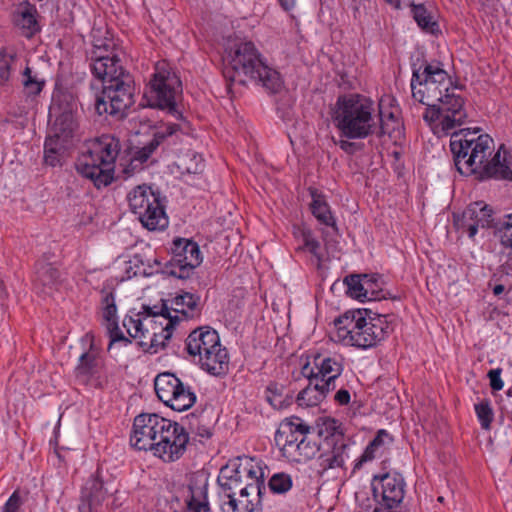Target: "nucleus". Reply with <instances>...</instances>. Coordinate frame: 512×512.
I'll return each mask as SVG.
<instances>
[{
    "mask_svg": "<svg viewBox=\"0 0 512 512\" xmlns=\"http://www.w3.org/2000/svg\"><path fill=\"white\" fill-rule=\"evenodd\" d=\"M412 13L415 21L423 30L434 32L437 27V23L433 16L427 11L424 5L411 4Z\"/></svg>",
    "mask_w": 512,
    "mask_h": 512,
    "instance_id": "43",
    "label": "nucleus"
},
{
    "mask_svg": "<svg viewBox=\"0 0 512 512\" xmlns=\"http://www.w3.org/2000/svg\"><path fill=\"white\" fill-rule=\"evenodd\" d=\"M170 302L169 312L181 313L185 318L193 317L200 312V296L190 292H181L173 297Z\"/></svg>",
    "mask_w": 512,
    "mask_h": 512,
    "instance_id": "31",
    "label": "nucleus"
},
{
    "mask_svg": "<svg viewBox=\"0 0 512 512\" xmlns=\"http://www.w3.org/2000/svg\"><path fill=\"white\" fill-rule=\"evenodd\" d=\"M24 501L20 496L19 491H14L12 495L9 497L7 502L3 507V512H20V508L23 505Z\"/></svg>",
    "mask_w": 512,
    "mask_h": 512,
    "instance_id": "55",
    "label": "nucleus"
},
{
    "mask_svg": "<svg viewBox=\"0 0 512 512\" xmlns=\"http://www.w3.org/2000/svg\"><path fill=\"white\" fill-rule=\"evenodd\" d=\"M345 449L346 445L342 444L335 447L330 456H327L325 461L328 463L329 468L342 467L345 463Z\"/></svg>",
    "mask_w": 512,
    "mask_h": 512,
    "instance_id": "53",
    "label": "nucleus"
},
{
    "mask_svg": "<svg viewBox=\"0 0 512 512\" xmlns=\"http://www.w3.org/2000/svg\"><path fill=\"white\" fill-rule=\"evenodd\" d=\"M179 167L189 174H198L202 172L204 163L202 157L193 152L180 159Z\"/></svg>",
    "mask_w": 512,
    "mask_h": 512,
    "instance_id": "45",
    "label": "nucleus"
},
{
    "mask_svg": "<svg viewBox=\"0 0 512 512\" xmlns=\"http://www.w3.org/2000/svg\"><path fill=\"white\" fill-rule=\"evenodd\" d=\"M334 399L339 405H347L350 402V393L346 389H340L336 392Z\"/></svg>",
    "mask_w": 512,
    "mask_h": 512,
    "instance_id": "60",
    "label": "nucleus"
},
{
    "mask_svg": "<svg viewBox=\"0 0 512 512\" xmlns=\"http://www.w3.org/2000/svg\"><path fill=\"white\" fill-rule=\"evenodd\" d=\"M267 401L275 409H283L286 407V401L288 395L283 394V386H279L277 383H271L266 389Z\"/></svg>",
    "mask_w": 512,
    "mask_h": 512,
    "instance_id": "44",
    "label": "nucleus"
},
{
    "mask_svg": "<svg viewBox=\"0 0 512 512\" xmlns=\"http://www.w3.org/2000/svg\"><path fill=\"white\" fill-rule=\"evenodd\" d=\"M393 438L391 435L384 429H381L377 432L374 439L367 445L362 456L359 461L356 463L355 467H359L362 463L371 461L379 456H381L388 446L392 443Z\"/></svg>",
    "mask_w": 512,
    "mask_h": 512,
    "instance_id": "33",
    "label": "nucleus"
},
{
    "mask_svg": "<svg viewBox=\"0 0 512 512\" xmlns=\"http://www.w3.org/2000/svg\"><path fill=\"white\" fill-rule=\"evenodd\" d=\"M286 428H288V418H284L277 431L275 432V445L279 448L282 456L286 455V447L288 445V435L286 433Z\"/></svg>",
    "mask_w": 512,
    "mask_h": 512,
    "instance_id": "52",
    "label": "nucleus"
},
{
    "mask_svg": "<svg viewBox=\"0 0 512 512\" xmlns=\"http://www.w3.org/2000/svg\"><path fill=\"white\" fill-rule=\"evenodd\" d=\"M313 201L311 203V210L313 215L317 218V220L326 225V226H334L335 221L331 214L328 204L323 199V197L319 195L312 194Z\"/></svg>",
    "mask_w": 512,
    "mask_h": 512,
    "instance_id": "40",
    "label": "nucleus"
},
{
    "mask_svg": "<svg viewBox=\"0 0 512 512\" xmlns=\"http://www.w3.org/2000/svg\"><path fill=\"white\" fill-rule=\"evenodd\" d=\"M495 236L502 246L512 249V213L505 215L494 225Z\"/></svg>",
    "mask_w": 512,
    "mask_h": 512,
    "instance_id": "41",
    "label": "nucleus"
},
{
    "mask_svg": "<svg viewBox=\"0 0 512 512\" xmlns=\"http://www.w3.org/2000/svg\"><path fill=\"white\" fill-rule=\"evenodd\" d=\"M189 442V434L177 422L166 421L163 433L161 432L153 455L164 462H174L182 457Z\"/></svg>",
    "mask_w": 512,
    "mask_h": 512,
    "instance_id": "15",
    "label": "nucleus"
},
{
    "mask_svg": "<svg viewBox=\"0 0 512 512\" xmlns=\"http://www.w3.org/2000/svg\"><path fill=\"white\" fill-rule=\"evenodd\" d=\"M102 311L105 326L110 337L108 350H112L117 343L128 346L132 343L131 339L126 337L118 325L117 307L115 296L112 291L102 290Z\"/></svg>",
    "mask_w": 512,
    "mask_h": 512,
    "instance_id": "21",
    "label": "nucleus"
},
{
    "mask_svg": "<svg viewBox=\"0 0 512 512\" xmlns=\"http://www.w3.org/2000/svg\"><path fill=\"white\" fill-rule=\"evenodd\" d=\"M275 104H276V112H277L279 118L283 122H286L287 113H288L287 112V110H288L287 100L285 99V97H280V98L276 99Z\"/></svg>",
    "mask_w": 512,
    "mask_h": 512,
    "instance_id": "58",
    "label": "nucleus"
},
{
    "mask_svg": "<svg viewBox=\"0 0 512 512\" xmlns=\"http://www.w3.org/2000/svg\"><path fill=\"white\" fill-rule=\"evenodd\" d=\"M494 225L493 211L490 206L483 202L470 204L465 209L461 220L458 222V228L467 232L470 238L476 235L479 227H494Z\"/></svg>",
    "mask_w": 512,
    "mask_h": 512,
    "instance_id": "20",
    "label": "nucleus"
},
{
    "mask_svg": "<svg viewBox=\"0 0 512 512\" xmlns=\"http://www.w3.org/2000/svg\"><path fill=\"white\" fill-rule=\"evenodd\" d=\"M200 367L214 376L225 374L229 368V357L225 347L219 342L202 353L197 360Z\"/></svg>",
    "mask_w": 512,
    "mask_h": 512,
    "instance_id": "25",
    "label": "nucleus"
},
{
    "mask_svg": "<svg viewBox=\"0 0 512 512\" xmlns=\"http://www.w3.org/2000/svg\"><path fill=\"white\" fill-rule=\"evenodd\" d=\"M118 54L112 51L108 54L96 53V58L91 60L90 68L93 75L102 81V85L109 82L112 78H120L124 75H130L126 72L120 63Z\"/></svg>",
    "mask_w": 512,
    "mask_h": 512,
    "instance_id": "22",
    "label": "nucleus"
},
{
    "mask_svg": "<svg viewBox=\"0 0 512 512\" xmlns=\"http://www.w3.org/2000/svg\"><path fill=\"white\" fill-rule=\"evenodd\" d=\"M24 80V90L25 93L29 96H36L38 95L43 87L45 82L43 80L37 79L35 76L32 75V71L29 67H26L23 72Z\"/></svg>",
    "mask_w": 512,
    "mask_h": 512,
    "instance_id": "48",
    "label": "nucleus"
},
{
    "mask_svg": "<svg viewBox=\"0 0 512 512\" xmlns=\"http://www.w3.org/2000/svg\"><path fill=\"white\" fill-rule=\"evenodd\" d=\"M336 338L347 346L367 349L383 340L390 331L385 316L370 317L366 310L348 311L334 321Z\"/></svg>",
    "mask_w": 512,
    "mask_h": 512,
    "instance_id": "5",
    "label": "nucleus"
},
{
    "mask_svg": "<svg viewBox=\"0 0 512 512\" xmlns=\"http://www.w3.org/2000/svg\"><path fill=\"white\" fill-rule=\"evenodd\" d=\"M16 62V56L9 54L5 49L0 50V85H5L11 76Z\"/></svg>",
    "mask_w": 512,
    "mask_h": 512,
    "instance_id": "46",
    "label": "nucleus"
},
{
    "mask_svg": "<svg viewBox=\"0 0 512 512\" xmlns=\"http://www.w3.org/2000/svg\"><path fill=\"white\" fill-rule=\"evenodd\" d=\"M293 236L297 253H309L318 261H321L320 243L314 238L310 229L306 226H296L294 227Z\"/></svg>",
    "mask_w": 512,
    "mask_h": 512,
    "instance_id": "32",
    "label": "nucleus"
},
{
    "mask_svg": "<svg viewBox=\"0 0 512 512\" xmlns=\"http://www.w3.org/2000/svg\"><path fill=\"white\" fill-rule=\"evenodd\" d=\"M318 434L324 438L342 435L341 423L331 417H322L318 422Z\"/></svg>",
    "mask_w": 512,
    "mask_h": 512,
    "instance_id": "47",
    "label": "nucleus"
},
{
    "mask_svg": "<svg viewBox=\"0 0 512 512\" xmlns=\"http://www.w3.org/2000/svg\"><path fill=\"white\" fill-rule=\"evenodd\" d=\"M119 153V142L110 135L87 141L76 159L75 169L98 189L114 180L115 160Z\"/></svg>",
    "mask_w": 512,
    "mask_h": 512,
    "instance_id": "4",
    "label": "nucleus"
},
{
    "mask_svg": "<svg viewBox=\"0 0 512 512\" xmlns=\"http://www.w3.org/2000/svg\"><path fill=\"white\" fill-rule=\"evenodd\" d=\"M350 139H340L337 144L338 146L347 153H354L357 150V144L349 141Z\"/></svg>",
    "mask_w": 512,
    "mask_h": 512,
    "instance_id": "61",
    "label": "nucleus"
},
{
    "mask_svg": "<svg viewBox=\"0 0 512 512\" xmlns=\"http://www.w3.org/2000/svg\"><path fill=\"white\" fill-rule=\"evenodd\" d=\"M220 500L221 512H262L261 497L256 493L227 494Z\"/></svg>",
    "mask_w": 512,
    "mask_h": 512,
    "instance_id": "26",
    "label": "nucleus"
},
{
    "mask_svg": "<svg viewBox=\"0 0 512 512\" xmlns=\"http://www.w3.org/2000/svg\"><path fill=\"white\" fill-rule=\"evenodd\" d=\"M279 2H280L281 7H282L285 11H288V1H287V0H279Z\"/></svg>",
    "mask_w": 512,
    "mask_h": 512,
    "instance_id": "64",
    "label": "nucleus"
},
{
    "mask_svg": "<svg viewBox=\"0 0 512 512\" xmlns=\"http://www.w3.org/2000/svg\"><path fill=\"white\" fill-rule=\"evenodd\" d=\"M334 123L341 136L348 139H364L373 134L391 133L381 112H376L374 102L359 94L338 98Z\"/></svg>",
    "mask_w": 512,
    "mask_h": 512,
    "instance_id": "2",
    "label": "nucleus"
},
{
    "mask_svg": "<svg viewBox=\"0 0 512 512\" xmlns=\"http://www.w3.org/2000/svg\"><path fill=\"white\" fill-rule=\"evenodd\" d=\"M134 103V87L131 75L112 78L102 85V91L96 96L95 111L98 115L109 114L122 118Z\"/></svg>",
    "mask_w": 512,
    "mask_h": 512,
    "instance_id": "10",
    "label": "nucleus"
},
{
    "mask_svg": "<svg viewBox=\"0 0 512 512\" xmlns=\"http://www.w3.org/2000/svg\"><path fill=\"white\" fill-rule=\"evenodd\" d=\"M107 490L99 470L92 474L85 482L81 491L79 512H96L105 500Z\"/></svg>",
    "mask_w": 512,
    "mask_h": 512,
    "instance_id": "23",
    "label": "nucleus"
},
{
    "mask_svg": "<svg viewBox=\"0 0 512 512\" xmlns=\"http://www.w3.org/2000/svg\"><path fill=\"white\" fill-rule=\"evenodd\" d=\"M36 13V9L28 4L14 14V24L21 30L22 35L27 38H31L40 30L36 20Z\"/></svg>",
    "mask_w": 512,
    "mask_h": 512,
    "instance_id": "35",
    "label": "nucleus"
},
{
    "mask_svg": "<svg viewBox=\"0 0 512 512\" xmlns=\"http://www.w3.org/2000/svg\"><path fill=\"white\" fill-rule=\"evenodd\" d=\"M137 317H140V311L130 310L123 319V326L129 334L130 338L138 339L140 341L141 326L137 324Z\"/></svg>",
    "mask_w": 512,
    "mask_h": 512,
    "instance_id": "49",
    "label": "nucleus"
},
{
    "mask_svg": "<svg viewBox=\"0 0 512 512\" xmlns=\"http://www.w3.org/2000/svg\"><path fill=\"white\" fill-rule=\"evenodd\" d=\"M167 419L155 413H142L137 415L133 421V428L130 435V444L133 448L141 451L154 452L156 442L161 432L163 433Z\"/></svg>",
    "mask_w": 512,
    "mask_h": 512,
    "instance_id": "14",
    "label": "nucleus"
},
{
    "mask_svg": "<svg viewBox=\"0 0 512 512\" xmlns=\"http://www.w3.org/2000/svg\"><path fill=\"white\" fill-rule=\"evenodd\" d=\"M217 482L220 487L219 499L227 494L233 496L237 493H254L258 491V487L254 484H245L244 478L240 472V462L236 458L231 459L225 466L220 469Z\"/></svg>",
    "mask_w": 512,
    "mask_h": 512,
    "instance_id": "17",
    "label": "nucleus"
},
{
    "mask_svg": "<svg viewBox=\"0 0 512 512\" xmlns=\"http://www.w3.org/2000/svg\"><path fill=\"white\" fill-rule=\"evenodd\" d=\"M154 388L159 400L175 411H186L196 402V394L192 388L173 373L158 374L154 380Z\"/></svg>",
    "mask_w": 512,
    "mask_h": 512,
    "instance_id": "13",
    "label": "nucleus"
},
{
    "mask_svg": "<svg viewBox=\"0 0 512 512\" xmlns=\"http://www.w3.org/2000/svg\"><path fill=\"white\" fill-rule=\"evenodd\" d=\"M182 93L180 78L166 61H159L155 71L144 90V99L149 107L167 110L176 119L181 113L176 107L177 97Z\"/></svg>",
    "mask_w": 512,
    "mask_h": 512,
    "instance_id": "6",
    "label": "nucleus"
},
{
    "mask_svg": "<svg viewBox=\"0 0 512 512\" xmlns=\"http://www.w3.org/2000/svg\"><path fill=\"white\" fill-rule=\"evenodd\" d=\"M63 273L55 263L39 259L35 265L34 289L37 293L51 296L63 285Z\"/></svg>",
    "mask_w": 512,
    "mask_h": 512,
    "instance_id": "19",
    "label": "nucleus"
},
{
    "mask_svg": "<svg viewBox=\"0 0 512 512\" xmlns=\"http://www.w3.org/2000/svg\"><path fill=\"white\" fill-rule=\"evenodd\" d=\"M293 359L295 369H299V374L307 379L321 381L326 387V391L335 389V380L343 372V361L340 356H327L321 354L314 355H295L290 356Z\"/></svg>",
    "mask_w": 512,
    "mask_h": 512,
    "instance_id": "11",
    "label": "nucleus"
},
{
    "mask_svg": "<svg viewBox=\"0 0 512 512\" xmlns=\"http://www.w3.org/2000/svg\"><path fill=\"white\" fill-rule=\"evenodd\" d=\"M347 286V294L360 301L374 300L377 298L373 286L376 282L369 275H350L344 279Z\"/></svg>",
    "mask_w": 512,
    "mask_h": 512,
    "instance_id": "29",
    "label": "nucleus"
},
{
    "mask_svg": "<svg viewBox=\"0 0 512 512\" xmlns=\"http://www.w3.org/2000/svg\"><path fill=\"white\" fill-rule=\"evenodd\" d=\"M67 143L61 140L48 136L44 143V161L47 165L55 167L61 165L64 158Z\"/></svg>",
    "mask_w": 512,
    "mask_h": 512,
    "instance_id": "37",
    "label": "nucleus"
},
{
    "mask_svg": "<svg viewBox=\"0 0 512 512\" xmlns=\"http://www.w3.org/2000/svg\"><path fill=\"white\" fill-rule=\"evenodd\" d=\"M467 113L463 98L455 93L451 87L436 104L426 108L423 119L429 124L434 134L448 135L450 132L464 124Z\"/></svg>",
    "mask_w": 512,
    "mask_h": 512,
    "instance_id": "8",
    "label": "nucleus"
},
{
    "mask_svg": "<svg viewBox=\"0 0 512 512\" xmlns=\"http://www.w3.org/2000/svg\"><path fill=\"white\" fill-rule=\"evenodd\" d=\"M388 3H390L391 5H393L395 8L399 9L400 8V0H386Z\"/></svg>",
    "mask_w": 512,
    "mask_h": 512,
    "instance_id": "63",
    "label": "nucleus"
},
{
    "mask_svg": "<svg viewBox=\"0 0 512 512\" xmlns=\"http://www.w3.org/2000/svg\"><path fill=\"white\" fill-rule=\"evenodd\" d=\"M76 128L77 123L74 115L71 112H63L56 118L50 136L68 143Z\"/></svg>",
    "mask_w": 512,
    "mask_h": 512,
    "instance_id": "36",
    "label": "nucleus"
},
{
    "mask_svg": "<svg viewBox=\"0 0 512 512\" xmlns=\"http://www.w3.org/2000/svg\"><path fill=\"white\" fill-rule=\"evenodd\" d=\"M504 290H505L504 285L499 284L493 288V293H494V295L498 296V295L502 294L504 292Z\"/></svg>",
    "mask_w": 512,
    "mask_h": 512,
    "instance_id": "62",
    "label": "nucleus"
},
{
    "mask_svg": "<svg viewBox=\"0 0 512 512\" xmlns=\"http://www.w3.org/2000/svg\"><path fill=\"white\" fill-rule=\"evenodd\" d=\"M155 325L151 329L149 340L141 343V347L151 353H157L163 349L172 334L175 325L179 322L178 315H171L167 302H163L161 308L158 310V315Z\"/></svg>",
    "mask_w": 512,
    "mask_h": 512,
    "instance_id": "16",
    "label": "nucleus"
},
{
    "mask_svg": "<svg viewBox=\"0 0 512 512\" xmlns=\"http://www.w3.org/2000/svg\"><path fill=\"white\" fill-rule=\"evenodd\" d=\"M132 213L137 215L139 221L150 231L164 230L168 226L164 206L151 187L143 184L135 187L127 196Z\"/></svg>",
    "mask_w": 512,
    "mask_h": 512,
    "instance_id": "9",
    "label": "nucleus"
},
{
    "mask_svg": "<svg viewBox=\"0 0 512 512\" xmlns=\"http://www.w3.org/2000/svg\"><path fill=\"white\" fill-rule=\"evenodd\" d=\"M223 76L228 89L235 83L244 85L246 79L260 82L270 93H279L283 81L279 73L267 66L252 42H241L224 58Z\"/></svg>",
    "mask_w": 512,
    "mask_h": 512,
    "instance_id": "3",
    "label": "nucleus"
},
{
    "mask_svg": "<svg viewBox=\"0 0 512 512\" xmlns=\"http://www.w3.org/2000/svg\"><path fill=\"white\" fill-rule=\"evenodd\" d=\"M269 489L274 494H283L288 491V475L285 473L274 474L269 482Z\"/></svg>",
    "mask_w": 512,
    "mask_h": 512,
    "instance_id": "51",
    "label": "nucleus"
},
{
    "mask_svg": "<svg viewBox=\"0 0 512 512\" xmlns=\"http://www.w3.org/2000/svg\"><path fill=\"white\" fill-rule=\"evenodd\" d=\"M101 364V359L97 353L93 351L85 352L79 358V363L75 369L76 376L88 380L99 372Z\"/></svg>",
    "mask_w": 512,
    "mask_h": 512,
    "instance_id": "38",
    "label": "nucleus"
},
{
    "mask_svg": "<svg viewBox=\"0 0 512 512\" xmlns=\"http://www.w3.org/2000/svg\"><path fill=\"white\" fill-rule=\"evenodd\" d=\"M161 138L162 134L158 135L156 138H152L143 147L138 148L133 154L130 165L133 166V168H137L139 165L146 162L161 144Z\"/></svg>",
    "mask_w": 512,
    "mask_h": 512,
    "instance_id": "42",
    "label": "nucleus"
},
{
    "mask_svg": "<svg viewBox=\"0 0 512 512\" xmlns=\"http://www.w3.org/2000/svg\"><path fill=\"white\" fill-rule=\"evenodd\" d=\"M475 412L482 428L489 429L493 420V411L488 401H481L475 404Z\"/></svg>",
    "mask_w": 512,
    "mask_h": 512,
    "instance_id": "50",
    "label": "nucleus"
},
{
    "mask_svg": "<svg viewBox=\"0 0 512 512\" xmlns=\"http://www.w3.org/2000/svg\"><path fill=\"white\" fill-rule=\"evenodd\" d=\"M309 431L310 426L300 418L290 417V447L296 442L295 452L299 456L297 461L311 459L317 452L316 444L307 441Z\"/></svg>",
    "mask_w": 512,
    "mask_h": 512,
    "instance_id": "24",
    "label": "nucleus"
},
{
    "mask_svg": "<svg viewBox=\"0 0 512 512\" xmlns=\"http://www.w3.org/2000/svg\"><path fill=\"white\" fill-rule=\"evenodd\" d=\"M178 129L179 125L177 124H167L163 129L156 131L153 135V138H156L158 135L162 134V143L168 136H172Z\"/></svg>",
    "mask_w": 512,
    "mask_h": 512,
    "instance_id": "59",
    "label": "nucleus"
},
{
    "mask_svg": "<svg viewBox=\"0 0 512 512\" xmlns=\"http://www.w3.org/2000/svg\"><path fill=\"white\" fill-rule=\"evenodd\" d=\"M501 372L502 370L500 368H496L490 370L487 374L490 380V386L494 391H500L504 386V382L501 379Z\"/></svg>",
    "mask_w": 512,
    "mask_h": 512,
    "instance_id": "56",
    "label": "nucleus"
},
{
    "mask_svg": "<svg viewBox=\"0 0 512 512\" xmlns=\"http://www.w3.org/2000/svg\"><path fill=\"white\" fill-rule=\"evenodd\" d=\"M156 315H158V310H153L149 306L142 307L140 317H137V324L141 326L140 341H138L140 346L142 342L149 340L151 333L149 331H151L156 320H158Z\"/></svg>",
    "mask_w": 512,
    "mask_h": 512,
    "instance_id": "39",
    "label": "nucleus"
},
{
    "mask_svg": "<svg viewBox=\"0 0 512 512\" xmlns=\"http://www.w3.org/2000/svg\"><path fill=\"white\" fill-rule=\"evenodd\" d=\"M451 87L452 81L439 63H425L422 72L421 67L413 69L412 96L427 108L433 107Z\"/></svg>",
    "mask_w": 512,
    "mask_h": 512,
    "instance_id": "7",
    "label": "nucleus"
},
{
    "mask_svg": "<svg viewBox=\"0 0 512 512\" xmlns=\"http://www.w3.org/2000/svg\"><path fill=\"white\" fill-rule=\"evenodd\" d=\"M309 384L299 392L296 401L299 406L314 407L320 404L330 391H326V386L315 379H308Z\"/></svg>",
    "mask_w": 512,
    "mask_h": 512,
    "instance_id": "34",
    "label": "nucleus"
},
{
    "mask_svg": "<svg viewBox=\"0 0 512 512\" xmlns=\"http://www.w3.org/2000/svg\"><path fill=\"white\" fill-rule=\"evenodd\" d=\"M236 460L240 462V472L244 478V483L256 485L258 487L256 495L261 497L262 490H265L263 462L248 456L236 457Z\"/></svg>",
    "mask_w": 512,
    "mask_h": 512,
    "instance_id": "28",
    "label": "nucleus"
},
{
    "mask_svg": "<svg viewBox=\"0 0 512 512\" xmlns=\"http://www.w3.org/2000/svg\"><path fill=\"white\" fill-rule=\"evenodd\" d=\"M185 503L190 512H211L207 501V483L191 479L185 495Z\"/></svg>",
    "mask_w": 512,
    "mask_h": 512,
    "instance_id": "30",
    "label": "nucleus"
},
{
    "mask_svg": "<svg viewBox=\"0 0 512 512\" xmlns=\"http://www.w3.org/2000/svg\"><path fill=\"white\" fill-rule=\"evenodd\" d=\"M220 341L216 330L210 327L194 329L186 339V351L190 356L199 357L202 353L212 348Z\"/></svg>",
    "mask_w": 512,
    "mask_h": 512,
    "instance_id": "27",
    "label": "nucleus"
},
{
    "mask_svg": "<svg viewBox=\"0 0 512 512\" xmlns=\"http://www.w3.org/2000/svg\"><path fill=\"white\" fill-rule=\"evenodd\" d=\"M479 129H462L451 134L450 149L457 171L474 175L479 181L488 179L512 180V155L502 144L494 152V140Z\"/></svg>",
    "mask_w": 512,
    "mask_h": 512,
    "instance_id": "1",
    "label": "nucleus"
},
{
    "mask_svg": "<svg viewBox=\"0 0 512 512\" xmlns=\"http://www.w3.org/2000/svg\"><path fill=\"white\" fill-rule=\"evenodd\" d=\"M171 252V259L164 264L155 260V263L159 266L158 271L169 276L187 279L202 262L199 246L192 240L184 238L174 239Z\"/></svg>",
    "mask_w": 512,
    "mask_h": 512,
    "instance_id": "12",
    "label": "nucleus"
},
{
    "mask_svg": "<svg viewBox=\"0 0 512 512\" xmlns=\"http://www.w3.org/2000/svg\"><path fill=\"white\" fill-rule=\"evenodd\" d=\"M190 425L192 432H194L200 438L208 439L212 436L211 427L209 425L202 423L200 419H198L196 425H194L193 423H190Z\"/></svg>",
    "mask_w": 512,
    "mask_h": 512,
    "instance_id": "57",
    "label": "nucleus"
},
{
    "mask_svg": "<svg viewBox=\"0 0 512 512\" xmlns=\"http://www.w3.org/2000/svg\"><path fill=\"white\" fill-rule=\"evenodd\" d=\"M374 495L381 494L384 505L397 507L404 498L405 482L399 473H386L372 480Z\"/></svg>",
    "mask_w": 512,
    "mask_h": 512,
    "instance_id": "18",
    "label": "nucleus"
},
{
    "mask_svg": "<svg viewBox=\"0 0 512 512\" xmlns=\"http://www.w3.org/2000/svg\"><path fill=\"white\" fill-rule=\"evenodd\" d=\"M99 51V53L108 54L112 51H115L114 49V43L110 39H104V40H95L93 44V51L91 54V60L96 58V53Z\"/></svg>",
    "mask_w": 512,
    "mask_h": 512,
    "instance_id": "54",
    "label": "nucleus"
}]
</instances>
